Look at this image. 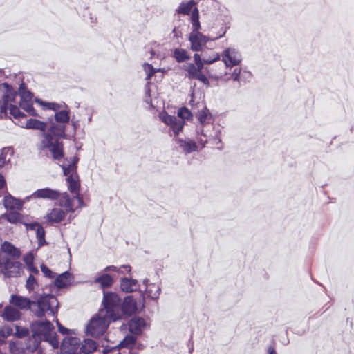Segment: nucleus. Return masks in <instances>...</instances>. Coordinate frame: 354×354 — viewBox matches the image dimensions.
Returning <instances> with one entry per match:
<instances>
[{"instance_id":"obj_12","label":"nucleus","mask_w":354,"mask_h":354,"mask_svg":"<svg viewBox=\"0 0 354 354\" xmlns=\"http://www.w3.org/2000/svg\"><path fill=\"white\" fill-rule=\"evenodd\" d=\"M61 351L64 354H77L80 351V339L77 337H66L61 344Z\"/></svg>"},{"instance_id":"obj_42","label":"nucleus","mask_w":354,"mask_h":354,"mask_svg":"<svg viewBox=\"0 0 354 354\" xmlns=\"http://www.w3.org/2000/svg\"><path fill=\"white\" fill-rule=\"evenodd\" d=\"M6 219L11 223H17L21 221L22 216L21 214L17 212H10L6 215Z\"/></svg>"},{"instance_id":"obj_52","label":"nucleus","mask_w":354,"mask_h":354,"mask_svg":"<svg viewBox=\"0 0 354 354\" xmlns=\"http://www.w3.org/2000/svg\"><path fill=\"white\" fill-rule=\"evenodd\" d=\"M41 270L45 275V277L49 279H53L55 277V273L53 272L46 265L42 264L41 266Z\"/></svg>"},{"instance_id":"obj_37","label":"nucleus","mask_w":354,"mask_h":354,"mask_svg":"<svg viewBox=\"0 0 354 354\" xmlns=\"http://www.w3.org/2000/svg\"><path fill=\"white\" fill-rule=\"evenodd\" d=\"M102 354H131L129 350H121L120 347H105L102 351Z\"/></svg>"},{"instance_id":"obj_21","label":"nucleus","mask_w":354,"mask_h":354,"mask_svg":"<svg viewBox=\"0 0 354 354\" xmlns=\"http://www.w3.org/2000/svg\"><path fill=\"white\" fill-rule=\"evenodd\" d=\"M202 56L203 62L195 64L198 73L202 72V70L203 69L205 64H213L214 62L218 61L221 57L220 55L218 53H212V56L211 58H207L206 52H203Z\"/></svg>"},{"instance_id":"obj_53","label":"nucleus","mask_w":354,"mask_h":354,"mask_svg":"<svg viewBox=\"0 0 354 354\" xmlns=\"http://www.w3.org/2000/svg\"><path fill=\"white\" fill-rule=\"evenodd\" d=\"M194 80H197L202 83H203L205 85L209 86V81L206 77V76L203 73V72L198 73L194 77Z\"/></svg>"},{"instance_id":"obj_43","label":"nucleus","mask_w":354,"mask_h":354,"mask_svg":"<svg viewBox=\"0 0 354 354\" xmlns=\"http://www.w3.org/2000/svg\"><path fill=\"white\" fill-rule=\"evenodd\" d=\"M36 236L38 241V246L39 248L47 244L45 240V230L43 227H41L37 230Z\"/></svg>"},{"instance_id":"obj_23","label":"nucleus","mask_w":354,"mask_h":354,"mask_svg":"<svg viewBox=\"0 0 354 354\" xmlns=\"http://www.w3.org/2000/svg\"><path fill=\"white\" fill-rule=\"evenodd\" d=\"M3 204L7 209H21L23 206V203L20 200L15 198L11 195L5 196Z\"/></svg>"},{"instance_id":"obj_17","label":"nucleus","mask_w":354,"mask_h":354,"mask_svg":"<svg viewBox=\"0 0 354 354\" xmlns=\"http://www.w3.org/2000/svg\"><path fill=\"white\" fill-rule=\"evenodd\" d=\"M73 280L71 273L66 271L57 276L55 280V286L58 288H66L70 286Z\"/></svg>"},{"instance_id":"obj_38","label":"nucleus","mask_w":354,"mask_h":354,"mask_svg":"<svg viewBox=\"0 0 354 354\" xmlns=\"http://www.w3.org/2000/svg\"><path fill=\"white\" fill-rule=\"evenodd\" d=\"M19 95L21 97V100H32L33 95L31 92L27 90L24 83H21L19 88Z\"/></svg>"},{"instance_id":"obj_9","label":"nucleus","mask_w":354,"mask_h":354,"mask_svg":"<svg viewBox=\"0 0 354 354\" xmlns=\"http://www.w3.org/2000/svg\"><path fill=\"white\" fill-rule=\"evenodd\" d=\"M1 263L0 268H2V272L9 278L17 277L23 268V265L20 262L10 260L7 257H4Z\"/></svg>"},{"instance_id":"obj_11","label":"nucleus","mask_w":354,"mask_h":354,"mask_svg":"<svg viewBox=\"0 0 354 354\" xmlns=\"http://www.w3.org/2000/svg\"><path fill=\"white\" fill-rule=\"evenodd\" d=\"M242 60L241 53L234 48H227L222 53V61L226 67L239 65Z\"/></svg>"},{"instance_id":"obj_22","label":"nucleus","mask_w":354,"mask_h":354,"mask_svg":"<svg viewBox=\"0 0 354 354\" xmlns=\"http://www.w3.org/2000/svg\"><path fill=\"white\" fill-rule=\"evenodd\" d=\"M2 316L5 320L13 322L20 319L21 313L15 308L8 306L4 308Z\"/></svg>"},{"instance_id":"obj_51","label":"nucleus","mask_w":354,"mask_h":354,"mask_svg":"<svg viewBox=\"0 0 354 354\" xmlns=\"http://www.w3.org/2000/svg\"><path fill=\"white\" fill-rule=\"evenodd\" d=\"M8 348L10 351V354H23V350L24 348H17V344L15 342H10Z\"/></svg>"},{"instance_id":"obj_6","label":"nucleus","mask_w":354,"mask_h":354,"mask_svg":"<svg viewBox=\"0 0 354 354\" xmlns=\"http://www.w3.org/2000/svg\"><path fill=\"white\" fill-rule=\"evenodd\" d=\"M53 328V324L48 320L33 322L31 324L32 339H30V342H32L33 344L32 346L29 345L27 348L32 351L36 350L41 340L47 339L50 337Z\"/></svg>"},{"instance_id":"obj_32","label":"nucleus","mask_w":354,"mask_h":354,"mask_svg":"<svg viewBox=\"0 0 354 354\" xmlns=\"http://www.w3.org/2000/svg\"><path fill=\"white\" fill-rule=\"evenodd\" d=\"M135 342L136 339L133 336L128 335L125 337L116 347H120L121 350H129L131 353V351L134 346Z\"/></svg>"},{"instance_id":"obj_58","label":"nucleus","mask_w":354,"mask_h":354,"mask_svg":"<svg viewBox=\"0 0 354 354\" xmlns=\"http://www.w3.org/2000/svg\"><path fill=\"white\" fill-rule=\"evenodd\" d=\"M214 140H215V145L216 146V148L218 149H222L223 145L221 142V139L218 135H216V136L214 137Z\"/></svg>"},{"instance_id":"obj_40","label":"nucleus","mask_w":354,"mask_h":354,"mask_svg":"<svg viewBox=\"0 0 354 354\" xmlns=\"http://www.w3.org/2000/svg\"><path fill=\"white\" fill-rule=\"evenodd\" d=\"M131 269V266H127V265H123L121 267H120L119 268L115 266H106L103 270V271L105 272H109V271H113V272L124 273V272H130Z\"/></svg>"},{"instance_id":"obj_48","label":"nucleus","mask_w":354,"mask_h":354,"mask_svg":"<svg viewBox=\"0 0 354 354\" xmlns=\"http://www.w3.org/2000/svg\"><path fill=\"white\" fill-rule=\"evenodd\" d=\"M197 140L203 147L207 142V136L204 133L203 129H197Z\"/></svg>"},{"instance_id":"obj_61","label":"nucleus","mask_w":354,"mask_h":354,"mask_svg":"<svg viewBox=\"0 0 354 354\" xmlns=\"http://www.w3.org/2000/svg\"><path fill=\"white\" fill-rule=\"evenodd\" d=\"M6 185V180L3 175L0 174V189H3Z\"/></svg>"},{"instance_id":"obj_50","label":"nucleus","mask_w":354,"mask_h":354,"mask_svg":"<svg viewBox=\"0 0 354 354\" xmlns=\"http://www.w3.org/2000/svg\"><path fill=\"white\" fill-rule=\"evenodd\" d=\"M44 341L48 342L53 348H57L59 347V342L55 333H51L50 337L47 339H44Z\"/></svg>"},{"instance_id":"obj_34","label":"nucleus","mask_w":354,"mask_h":354,"mask_svg":"<svg viewBox=\"0 0 354 354\" xmlns=\"http://www.w3.org/2000/svg\"><path fill=\"white\" fill-rule=\"evenodd\" d=\"M13 103H15V98L13 101H11L8 104L7 111L9 109L10 115H12L15 118L25 117L26 115L24 113H22L19 110V108Z\"/></svg>"},{"instance_id":"obj_39","label":"nucleus","mask_w":354,"mask_h":354,"mask_svg":"<svg viewBox=\"0 0 354 354\" xmlns=\"http://www.w3.org/2000/svg\"><path fill=\"white\" fill-rule=\"evenodd\" d=\"M12 154L11 148H3L0 154V168H1L6 162H10V158H7L8 155Z\"/></svg>"},{"instance_id":"obj_26","label":"nucleus","mask_w":354,"mask_h":354,"mask_svg":"<svg viewBox=\"0 0 354 354\" xmlns=\"http://www.w3.org/2000/svg\"><path fill=\"white\" fill-rule=\"evenodd\" d=\"M97 348L95 341L91 339H86L80 344V353L83 354H91Z\"/></svg>"},{"instance_id":"obj_46","label":"nucleus","mask_w":354,"mask_h":354,"mask_svg":"<svg viewBox=\"0 0 354 354\" xmlns=\"http://www.w3.org/2000/svg\"><path fill=\"white\" fill-rule=\"evenodd\" d=\"M144 70L147 74L146 80H150L151 77L158 71L153 68L151 64H145Z\"/></svg>"},{"instance_id":"obj_28","label":"nucleus","mask_w":354,"mask_h":354,"mask_svg":"<svg viewBox=\"0 0 354 354\" xmlns=\"http://www.w3.org/2000/svg\"><path fill=\"white\" fill-rule=\"evenodd\" d=\"M65 212L60 208H54L48 214L47 218L50 222L59 223L64 218Z\"/></svg>"},{"instance_id":"obj_13","label":"nucleus","mask_w":354,"mask_h":354,"mask_svg":"<svg viewBox=\"0 0 354 354\" xmlns=\"http://www.w3.org/2000/svg\"><path fill=\"white\" fill-rule=\"evenodd\" d=\"M119 301L120 319L122 315L129 317L136 313L137 310V301L133 296H127L124 298L122 303H121V299L119 297Z\"/></svg>"},{"instance_id":"obj_5","label":"nucleus","mask_w":354,"mask_h":354,"mask_svg":"<svg viewBox=\"0 0 354 354\" xmlns=\"http://www.w3.org/2000/svg\"><path fill=\"white\" fill-rule=\"evenodd\" d=\"M59 302L57 297L47 294L40 295L32 304V313L37 317H43L46 313L55 316L57 313Z\"/></svg>"},{"instance_id":"obj_7","label":"nucleus","mask_w":354,"mask_h":354,"mask_svg":"<svg viewBox=\"0 0 354 354\" xmlns=\"http://www.w3.org/2000/svg\"><path fill=\"white\" fill-rule=\"evenodd\" d=\"M227 27L222 26L217 35L214 36L210 35L206 36L203 35L201 32H191L189 35V40L191 43V49L193 51H201L203 45H205L209 41H215L219 38L223 37L226 33Z\"/></svg>"},{"instance_id":"obj_8","label":"nucleus","mask_w":354,"mask_h":354,"mask_svg":"<svg viewBox=\"0 0 354 354\" xmlns=\"http://www.w3.org/2000/svg\"><path fill=\"white\" fill-rule=\"evenodd\" d=\"M17 92L8 83L0 84V118L7 117L8 104L13 101Z\"/></svg>"},{"instance_id":"obj_30","label":"nucleus","mask_w":354,"mask_h":354,"mask_svg":"<svg viewBox=\"0 0 354 354\" xmlns=\"http://www.w3.org/2000/svg\"><path fill=\"white\" fill-rule=\"evenodd\" d=\"M190 20L192 28V32H200L201 24L199 21V12L198 8L196 7L192 12Z\"/></svg>"},{"instance_id":"obj_36","label":"nucleus","mask_w":354,"mask_h":354,"mask_svg":"<svg viewBox=\"0 0 354 354\" xmlns=\"http://www.w3.org/2000/svg\"><path fill=\"white\" fill-rule=\"evenodd\" d=\"M174 57L176 60L180 63L183 62L185 60L189 59V56L187 55V52L184 49L176 48L174 51Z\"/></svg>"},{"instance_id":"obj_33","label":"nucleus","mask_w":354,"mask_h":354,"mask_svg":"<svg viewBox=\"0 0 354 354\" xmlns=\"http://www.w3.org/2000/svg\"><path fill=\"white\" fill-rule=\"evenodd\" d=\"M19 106L22 109L26 111L30 115H31L32 116L38 115L37 113H36V111L35 110V109L33 107L32 100L27 99V100H20Z\"/></svg>"},{"instance_id":"obj_57","label":"nucleus","mask_w":354,"mask_h":354,"mask_svg":"<svg viewBox=\"0 0 354 354\" xmlns=\"http://www.w3.org/2000/svg\"><path fill=\"white\" fill-rule=\"evenodd\" d=\"M57 326H58V329H59V331L63 334V335H66L69 332V330L65 327H64L59 322L58 320H57Z\"/></svg>"},{"instance_id":"obj_47","label":"nucleus","mask_w":354,"mask_h":354,"mask_svg":"<svg viewBox=\"0 0 354 354\" xmlns=\"http://www.w3.org/2000/svg\"><path fill=\"white\" fill-rule=\"evenodd\" d=\"M36 286H37V283L35 277L32 274H30L26 284L27 290L29 291L33 290Z\"/></svg>"},{"instance_id":"obj_27","label":"nucleus","mask_w":354,"mask_h":354,"mask_svg":"<svg viewBox=\"0 0 354 354\" xmlns=\"http://www.w3.org/2000/svg\"><path fill=\"white\" fill-rule=\"evenodd\" d=\"M177 142L182 149L187 153L195 151L197 150V146L194 141L192 140H183L181 138L176 139Z\"/></svg>"},{"instance_id":"obj_49","label":"nucleus","mask_w":354,"mask_h":354,"mask_svg":"<svg viewBox=\"0 0 354 354\" xmlns=\"http://www.w3.org/2000/svg\"><path fill=\"white\" fill-rule=\"evenodd\" d=\"M29 335V330L27 328H21L19 326H16V332L15 335L17 337L22 338L28 336Z\"/></svg>"},{"instance_id":"obj_25","label":"nucleus","mask_w":354,"mask_h":354,"mask_svg":"<svg viewBox=\"0 0 354 354\" xmlns=\"http://www.w3.org/2000/svg\"><path fill=\"white\" fill-rule=\"evenodd\" d=\"M79 161L77 156H73L70 160H65L64 162L60 165L64 174L70 173L71 171L77 172V164Z\"/></svg>"},{"instance_id":"obj_45","label":"nucleus","mask_w":354,"mask_h":354,"mask_svg":"<svg viewBox=\"0 0 354 354\" xmlns=\"http://www.w3.org/2000/svg\"><path fill=\"white\" fill-rule=\"evenodd\" d=\"M185 71L187 73V77L189 80H194V76L198 73V71L196 68V65L192 63H189L187 64Z\"/></svg>"},{"instance_id":"obj_63","label":"nucleus","mask_w":354,"mask_h":354,"mask_svg":"<svg viewBox=\"0 0 354 354\" xmlns=\"http://www.w3.org/2000/svg\"><path fill=\"white\" fill-rule=\"evenodd\" d=\"M268 354H277L275 348L272 346H269L268 348Z\"/></svg>"},{"instance_id":"obj_41","label":"nucleus","mask_w":354,"mask_h":354,"mask_svg":"<svg viewBox=\"0 0 354 354\" xmlns=\"http://www.w3.org/2000/svg\"><path fill=\"white\" fill-rule=\"evenodd\" d=\"M37 102L43 106L44 109L53 110L55 112L60 111L61 105L55 102H44L42 100L37 99Z\"/></svg>"},{"instance_id":"obj_3","label":"nucleus","mask_w":354,"mask_h":354,"mask_svg":"<svg viewBox=\"0 0 354 354\" xmlns=\"http://www.w3.org/2000/svg\"><path fill=\"white\" fill-rule=\"evenodd\" d=\"M69 121V111L66 110L58 111L55 113L53 118H48L49 125L47 133H45V140L42 142L43 147L48 146L51 138H53L55 142L66 138V128Z\"/></svg>"},{"instance_id":"obj_15","label":"nucleus","mask_w":354,"mask_h":354,"mask_svg":"<svg viewBox=\"0 0 354 354\" xmlns=\"http://www.w3.org/2000/svg\"><path fill=\"white\" fill-rule=\"evenodd\" d=\"M10 304L15 306L16 307L21 310L30 309L32 312V304L33 300H30L28 298L22 296L12 295L10 299Z\"/></svg>"},{"instance_id":"obj_1","label":"nucleus","mask_w":354,"mask_h":354,"mask_svg":"<svg viewBox=\"0 0 354 354\" xmlns=\"http://www.w3.org/2000/svg\"><path fill=\"white\" fill-rule=\"evenodd\" d=\"M103 308L94 315L86 326V334L94 337L106 332L111 322L120 319L119 296L112 292H104L102 301Z\"/></svg>"},{"instance_id":"obj_44","label":"nucleus","mask_w":354,"mask_h":354,"mask_svg":"<svg viewBox=\"0 0 354 354\" xmlns=\"http://www.w3.org/2000/svg\"><path fill=\"white\" fill-rule=\"evenodd\" d=\"M192 116V114L188 109L182 107L178 109V115L176 117L185 121V119L189 120Z\"/></svg>"},{"instance_id":"obj_31","label":"nucleus","mask_w":354,"mask_h":354,"mask_svg":"<svg viewBox=\"0 0 354 354\" xmlns=\"http://www.w3.org/2000/svg\"><path fill=\"white\" fill-rule=\"evenodd\" d=\"M196 2L194 0H190L188 2L183 1L178 6L176 12L184 15H189L194 9V6Z\"/></svg>"},{"instance_id":"obj_62","label":"nucleus","mask_w":354,"mask_h":354,"mask_svg":"<svg viewBox=\"0 0 354 354\" xmlns=\"http://www.w3.org/2000/svg\"><path fill=\"white\" fill-rule=\"evenodd\" d=\"M146 94H147V97H146V100H145V102L147 103H151V100L150 99V90L149 88H148L147 91H146Z\"/></svg>"},{"instance_id":"obj_55","label":"nucleus","mask_w":354,"mask_h":354,"mask_svg":"<svg viewBox=\"0 0 354 354\" xmlns=\"http://www.w3.org/2000/svg\"><path fill=\"white\" fill-rule=\"evenodd\" d=\"M241 68H235L232 73V78L234 81L239 82Z\"/></svg>"},{"instance_id":"obj_19","label":"nucleus","mask_w":354,"mask_h":354,"mask_svg":"<svg viewBox=\"0 0 354 354\" xmlns=\"http://www.w3.org/2000/svg\"><path fill=\"white\" fill-rule=\"evenodd\" d=\"M121 290L126 292H132L139 288L138 281L136 279H129L128 278H122L120 282Z\"/></svg>"},{"instance_id":"obj_18","label":"nucleus","mask_w":354,"mask_h":354,"mask_svg":"<svg viewBox=\"0 0 354 354\" xmlns=\"http://www.w3.org/2000/svg\"><path fill=\"white\" fill-rule=\"evenodd\" d=\"M148 279H145L143 281L145 286L146 295L148 297H150L152 299H157L160 295L161 288L159 285L156 283H148Z\"/></svg>"},{"instance_id":"obj_64","label":"nucleus","mask_w":354,"mask_h":354,"mask_svg":"<svg viewBox=\"0 0 354 354\" xmlns=\"http://www.w3.org/2000/svg\"><path fill=\"white\" fill-rule=\"evenodd\" d=\"M71 124L73 127V129H74V131L75 132V131L77 130L78 126H79V123H78V121H75L73 120H71Z\"/></svg>"},{"instance_id":"obj_35","label":"nucleus","mask_w":354,"mask_h":354,"mask_svg":"<svg viewBox=\"0 0 354 354\" xmlns=\"http://www.w3.org/2000/svg\"><path fill=\"white\" fill-rule=\"evenodd\" d=\"M197 118L202 126L208 124L212 120V115L207 109H205L197 113Z\"/></svg>"},{"instance_id":"obj_56","label":"nucleus","mask_w":354,"mask_h":354,"mask_svg":"<svg viewBox=\"0 0 354 354\" xmlns=\"http://www.w3.org/2000/svg\"><path fill=\"white\" fill-rule=\"evenodd\" d=\"M26 227L27 229L29 230H35V232H37V230H39V228H40L41 227H42V225H40L39 223H32L27 224Z\"/></svg>"},{"instance_id":"obj_29","label":"nucleus","mask_w":354,"mask_h":354,"mask_svg":"<svg viewBox=\"0 0 354 354\" xmlns=\"http://www.w3.org/2000/svg\"><path fill=\"white\" fill-rule=\"evenodd\" d=\"M95 282L99 283L102 288H106L112 286L113 279L110 274L104 273L97 277Z\"/></svg>"},{"instance_id":"obj_14","label":"nucleus","mask_w":354,"mask_h":354,"mask_svg":"<svg viewBox=\"0 0 354 354\" xmlns=\"http://www.w3.org/2000/svg\"><path fill=\"white\" fill-rule=\"evenodd\" d=\"M61 196L62 194L59 191L46 187L36 190L31 196H27L26 199L28 201L30 198H35L54 201L60 199Z\"/></svg>"},{"instance_id":"obj_4","label":"nucleus","mask_w":354,"mask_h":354,"mask_svg":"<svg viewBox=\"0 0 354 354\" xmlns=\"http://www.w3.org/2000/svg\"><path fill=\"white\" fill-rule=\"evenodd\" d=\"M68 190L76 196L70 197L67 192L62 194L59 204L66 212H74L77 207L83 206V198L78 194L80 188V180L77 172L71 171L64 174Z\"/></svg>"},{"instance_id":"obj_2","label":"nucleus","mask_w":354,"mask_h":354,"mask_svg":"<svg viewBox=\"0 0 354 354\" xmlns=\"http://www.w3.org/2000/svg\"><path fill=\"white\" fill-rule=\"evenodd\" d=\"M48 121L45 122L37 119L30 118L26 121L25 128L41 131V139L37 145V149L41 152L46 151L48 149L54 160L61 161L64 158V146L62 141L55 142L53 138H51L48 146L43 147L42 142L45 140V133H47L48 128Z\"/></svg>"},{"instance_id":"obj_10","label":"nucleus","mask_w":354,"mask_h":354,"mask_svg":"<svg viewBox=\"0 0 354 354\" xmlns=\"http://www.w3.org/2000/svg\"><path fill=\"white\" fill-rule=\"evenodd\" d=\"M160 118L162 122L170 127L174 136H178L183 131L185 121L176 116L168 115L166 112L160 114Z\"/></svg>"},{"instance_id":"obj_60","label":"nucleus","mask_w":354,"mask_h":354,"mask_svg":"<svg viewBox=\"0 0 354 354\" xmlns=\"http://www.w3.org/2000/svg\"><path fill=\"white\" fill-rule=\"evenodd\" d=\"M28 270L33 274H39L38 269L34 266V264H32L31 266H27Z\"/></svg>"},{"instance_id":"obj_16","label":"nucleus","mask_w":354,"mask_h":354,"mask_svg":"<svg viewBox=\"0 0 354 354\" xmlns=\"http://www.w3.org/2000/svg\"><path fill=\"white\" fill-rule=\"evenodd\" d=\"M145 326V320L141 317H133L129 323V331L135 335L141 334Z\"/></svg>"},{"instance_id":"obj_24","label":"nucleus","mask_w":354,"mask_h":354,"mask_svg":"<svg viewBox=\"0 0 354 354\" xmlns=\"http://www.w3.org/2000/svg\"><path fill=\"white\" fill-rule=\"evenodd\" d=\"M12 329L10 327L0 328V354H6L7 344L6 339L12 333Z\"/></svg>"},{"instance_id":"obj_54","label":"nucleus","mask_w":354,"mask_h":354,"mask_svg":"<svg viewBox=\"0 0 354 354\" xmlns=\"http://www.w3.org/2000/svg\"><path fill=\"white\" fill-rule=\"evenodd\" d=\"M23 261H24V263L26 264L27 266H31L32 264H33L34 257H33L32 253L29 252V253L26 254V255H24V257H23Z\"/></svg>"},{"instance_id":"obj_20","label":"nucleus","mask_w":354,"mask_h":354,"mask_svg":"<svg viewBox=\"0 0 354 354\" xmlns=\"http://www.w3.org/2000/svg\"><path fill=\"white\" fill-rule=\"evenodd\" d=\"M1 250L5 254L15 259L19 258L21 255L20 250L18 248H17L15 245H13L12 243L8 241H5L1 245Z\"/></svg>"},{"instance_id":"obj_59","label":"nucleus","mask_w":354,"mask_h":354,"mask_svg":"<svg viewBox=\"0 0 354 354\" xmlns=\"http://www.w3.org/2000/svg\"><path fill=\"white\" fill-rule=\"evenodd\" d=\"M194 64L202 62H203L202 54L199 55L198 53H195L194 55Z\"/></svg>"}]
</instances>
